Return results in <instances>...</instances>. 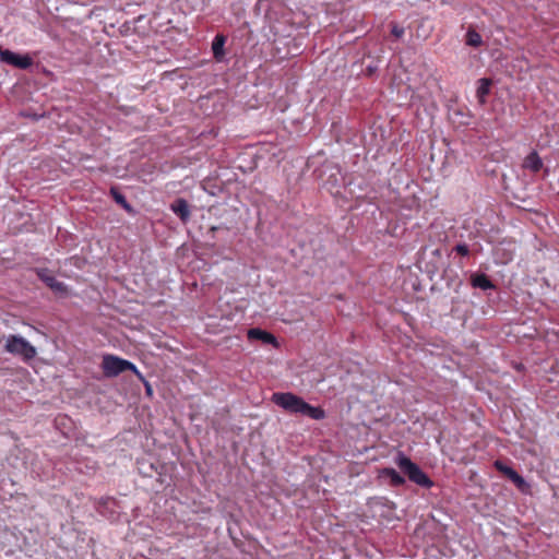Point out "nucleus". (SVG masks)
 Segmentation results:
<instances>
[{
    "label": "nucleus",
    "mask_w": 559,
    "mask_h": 559,
    "mask_svg": "<svg viewBox=\"0 0 559 559\" xmlns=\"http://www.w3.org/2000/svg\"><path fill=\"white\" fill-rule=\"evenodd\" d=\"M1 61L12 64L20 69H26L32 66V58L27 55L15 53L10 50H3L0 52Z\"/></svg>",
    "instance_id": "nucleus-5"
},
{
    "label": "nucleus",
    "mask_w": 559,
    "mask_h": 559,
    "mask_svg": "<svg viewBox=\"0 0 559 559\" xmlns=\"http://www.w3.org/2000/svg\"><path fill=\"white\" fill-rule=\"evenodd\" d=\"M248 338L250 341H261L265 344H276V340L271 333L258 328L248 331Z\"/></svg>",
    "instance_id": "nucleus-6"
},
{
    "label": "nucleus",
    "mask_w": 559,
    "mask_h": 559,
    "mask_svg": "<svg viewBox=\"0 0 559 559\" xmlns=\"http://www.w3.org/2000/svg\"><path fill=\"white\" fill-rule=\"evenodd\" d=\"M395 464L401 468L403 473L407 475L409 480L413 483L427 488L432 486V481L429 479V477L403 452H399L395 456Z\"/></svg>",
    "instance_id": "nucleus-4"
},
{
    "label": "nucleus",
    "mask_w": 559,
    "mask_h": 559,
    "mask_svg": "<svg viewBox=\"0 0 559 559\" xmlns=\"http://www.w3.org/2000/svg\"><path fill=\"white\" fill-rule=\"evenodd\" d=\"M491 81L489 79H480L478 81L476 97L480 105H484L486 102V97L490 92Z\"/></svg>",
    "instance_id": "nucleus-9"
},
{
    "label": "nucleus",
    "mask_w": 559,
    "mask_h": 559,
    "mask_svg": "<svg viewBox=\"0 0 559 559\" xmlns=\"http://www.w3.org/2000/svg\"><path fill=\"white\" fill-rule=\"evenodd\" d=\"M511 480L521 489V490H524L526 487H527V484L526 481L524 480V478L522 476H520L518 473H515L513 475V477L511 478Z\"/></svg>",
    "instance_id": "nucleus-16"
},
{
    "label": "nucleus",
    "mask_w": 559,
    "mask_h": 559,
    "mask_svg": "<svg viewBox=\"0 0 559 559\" xmlns=\"http://www.w3.org/2000/svg\"><path fill=\"white\" fill-rule=\"evenodd\" d=\"M466 41L469 46L478 47L481 44V36L475 31H468Z\"/></svg>",
    "instance_id": "nucleus-14"
},
{
    "label": "nucleus",
    "mask_w": 559,
    "mask_h": 559,
    "mask_svg": "<svg viewBox=\"0 0 559 559\" xmlns=\"http://www.w3.org/2000/svg\"><path fill=\"white\" fill-rule=\"evenodd\" d=\"M392 34H393L394 36H396V37H402V36H403V34H404V29H403L402 27H400V26H396V25H395V26H393V28H392Z\"/></svg>",
    "instance_id": "nucleus-19"
},
{
    "label": "nucleus",
    "mask_w": 559,
    "mask_h": 559,
    "mask_svg": "<svg viewBox=\"0 0 559 559\" xmlns=\"http://www.w3.org/2000/svg\"><path fill=\"white\" fill-rule=\"evenodd\" d=\"M171 211L180 217L182 222L190 218V210L186 200L178 199L170 205Z\"/></svg>",
    "instance_id": "nucleus-8"
},
{
    "label": "nucleus",
    "mask_w": 559,
    "mask_h": 559,
    "mask_svg": "<svg viewBox=\"0 0 559 559\" xmlns=\"http://www.w3.org/2000/svg\"><path fill=\"white\" fill-rule=\"evenodd\" d=\"M1 343L5 353L19 357L23 361H29L37 355L35 346L19 334L4 335Z\"/></svg>",
    "instance_id": "nucleus-2"
},
{
    "label": "nucleus",
    "mask_w": 559,
    "mask_h": 559,
    "mask_svg": "<svg viewBox=\"0 0 559 559\" xmlns=\"http://www.w3.org/2000/svg\"><path fill=\"white\" fill-rule=\"evenodd\" d=\"M455 251L462 255H467L468 254V248L466 245H457L455 247Z\"/></svg>",
    "instance_id": "nucleus-18"
},
{
    "label": "nucleus",
    "mask_w": 559,
    "mask_h": 559,
    "mask_svg": "<svg viewBox=\"0 0 559 559\" xmlns=\"http://www.w3.org/2000/svg\"><path fill=\"white\" fill-rule=\"evenodd\" d=\"M523 166L526 169H530V170L536 173V171H538L542 168L543 162H542L540 157L538 156V154L536 152H532L524 159Z\"/></svg>",
    "instance_id": "nucleus-10"
},
{
    "label": "nucleus",
    "mask_w": 559,
    "mask_h": 559,
    "mask_svg": "<svg viewBox=\"0 0 559 559\" xmlns=\"http://www.w3.org/2000/svg\"><path fill=\"white\" fill-rule=\"evenodd\" d=\"M102 368L104 374L108 378L117 377L123 371L130 370L132 371L140 380H144L143 374L136 368L134 364L127 359H122L118 356L114 355H105L103 357Z\"/></svg>",
    "instance_id": "nucleus-3"
},
{
    "label": "nucleus",
    "mask_w": 559,
    "mask_h": 559,
    "mask_svg": "<svg viewBox=\"0 0 559 559\" xmlns=\"http://www.w3.org/2000/svg\"><path fill=\"white\" fill-rule=\"evenodd\" d=\"M495 466L497 467L498 471H500L501 473H503L508 478H512L513 475L516 473L512 467L503 464L502 462L500 461H496L495 462Z\"/></svg>",
    "instance_id": "nucleus-15"
},
{
    "label": "nucleus",
    "mask_w": 559,
    "mask_h": 559,
    "mask_svg": "<svg viewBox=\"0 0 559 559\" xmlns=\"http://www.w3.org/2000/svg\"><path fill=\"white\" fill-rule=\"evenodd\" d=\"M144 384H145V390H146V393L147 395H152V386L150 385V383L144 379V380H141Z\"/></svg>",
    "instance_id": "nucleus-20"
},
{
    "label": "nucleus",
    "mask_w": 559,
    "mask_h": 559,
    "mask_svg": "<svg viewBox=\"0 0 559 559\" xmlns=\"http://www.w3.org/2000/svg\"><path fill=\"white\" fill-rule=\"evenodd\" d=\"M114 198L117 203L121 204L124 209L130 210V205L126 201V199L118 192L112 191Z\"/></svg>",
    "instance_id": "nucleus-17"
},
{
    "label": "nucleus",
    "mask_w": 559,
    "mask_h": 559,
    "mask_svg": "<svg viewBox=\"0 0 559 559\" xmlns=\"http://www.w3.org/2000/svg\"><path fill=\"white\" fill-rule=\"evenodd\" d=\"M473 285L475 287L481 288L484 290H487V289H490L493 287L490 280L484 274L475 276L473 278Z\"/></svg>",
    "instance_id": "nucleus-13"
},
{
    "label": "nucleus",
    "mask_w": 559,
    "mask_h": 559,
    "mask_svg": "<svg viewBox=\"0 0 559 559\" xmlns=\"http://www.w3.org/2000/svg\"><path fill=\"white\" fill-rule=\"evenodd\" d=\"M224 45H225V37L223 35H216L212 43V50H213V55L216 60L223 59Z\"/></svg>",
    "instance_id": "nucleus-11"
},
{
    "label": "nucleus",
    "mask_w": 559,
    "mask_h": 559,
    "mask_svg": "<svg viewBox=\"0 0 559 559\" xmlns=\"http://www.w3.org/2000/svg\"><path fill=\"white\" fill-rule=\"evenodd\" d=\"M272 402L282 407L286 412L294 414H302L312 419L320 420L325 417V412L318 406H311L301 397L293 393L276 392L272 395Z\"/></svg>",
    "instance_id": "nucleus-1"
},
{
    "label": "nucleus",
    "mask_w": 559,
    "mask_h": 559,
    "mask_svg": "<svg viewBox=\"0 0 559 559\" xmlns=\"http://www.w3.org/2000/svg\"><path fill=\"white\" fill-rule=\"evenodd\" d=\"M38 275L57 294H60V295L68 294V287L63 283L57 281L53 276L47 275L45 271L38 273Z\"/></svg>",
    "instance_id": "nucleus-7"
},
{
    "label": "nucleus",
    "mask_w": 559,
    "mask_h": 559,
    "mask_svg": "<svg viewBox=\"0 0 559 559\" xmlns=\"http://www.w3.org/2000/svg\"><path fill=\"white\" fill-rule=\"evenodd\" d=\"M380 475L389 478L394 486H401L405 483V479L393 468H383Z\"/></svg>",
    "instance_id": "nucleus-12"
}]
</instances>
